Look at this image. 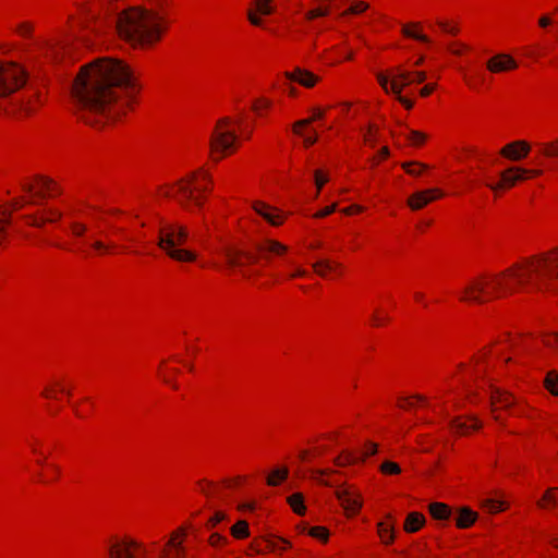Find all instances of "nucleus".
I'll list each match as a JSON object with an SVG mask.
<instances>
[{
	"label": "nucleus",
	"mask_w": 558,
	"mask_h": 558,
	"mask_svg": "<svg viewBox=\"0 0 558 558\" xmlns=\"http://www.w3.org/2000/svg\"><path fill=\"white\" fill-rule=\"evenodd\" d=\"M558 280V247L520 259L495 272L470 278L458 293L462 303L483 305L522 292L542 291Z\"/></svg>",
	"instance_id": "f257e3e1"
},
{
	"label": "nucleus",
	"mask_w": 558,
	"mask_h": 558,
	"mask_svg": "<svg viewBox=\"0 0 558 558\" xmlns=\"http://www.w3.org/2000/svg\"><path fill=\"white\" fill-rule=\"evenodd\" d=\"M169 26V16L163 8L131 7L118 15L116 23L119 37L142 50L156 47Z\"/></svg>",
	"instance_id": "f03ea898"
},
{
	"label": "nucleus",
	"mask_w": 558,
	"mask_h": 558,
	"mask_svg": "<svg viewBox=\"0 0 558 558\" xmlns=\"http://www.w3.org/2000/svg\"><path fill=\"white\" fill-rule=\"evenodd\" d=\"M104 59L81 68L71 87V99L82 121L98 126L105 109Z\"/></svg>",
	"instance_id": "7ed1b4c3"
},
{
	"label": "nucleus",
	"mask_w": 558,
	"mask_h": 558,
	"mask_svg": "<svg viewBox=\"0 0 558 558\" xmlns=\"http://www.w3.org/2000/svg\"><path fill=\"white\" fill-rule=\"evenodd\" d=\"M142 89V84L124 60L107 57V125L122 121L133 109Z\"/></svg>",
	"instance_id": "20e7f679"
},
{
	"label": "nucleus",
	"mask_w": 558,
	"mask_h": 558,
	"mask_svg": "<svg viewBox=\"0 0 558 558\" xmlns=\"http://www.w3.org/2000/svg\"><path fill=\"white\" fill-rule=\"evenodd\" d=\"M214 179L208 169L201 167L173 182L156 186L155 197L160 201H174L187 213H199L211 193Z\"/></svg>",
	"instance_id": "39448f33"
},
{
	"label": "nucleus",
	"mask_w": 558,
	"mask_h": 558,
	"mask_svg": "<svg viewBox=\"0 0 558 558\" xmlns=\"http://www.w3.org/2000/svg\"><path fill=\"white\" fill-rule=\"evenodd\" d=\"M242 119L226 116L218 119L209 136V157L214 162L231 157L241 147L240 129Z\"/></svg>",
	"instance_id": "423d86ee"
},
{
	"label": "nucleus",
	"mask_w": 558,
	"mask_h": 558,
	"mask_svg": "<svg viewBox=\"0 0 558 558\" xmlns=\"http://www.w3.org/2000/svg\"><path fill=\"white\" fill-rule=\"evenodd\" d=\"M523 338L518 335H511L509 332L501 333L498 339L490 345L484 347L478 351L472 359L470 364H459V371L466 368L471 375L481 376L485 372L484 362L488 356L494 355L502 357L504 363L508 364L513 360L521 359L523 356V350L521 344Z\"/></svg>",
	"instance_id": "0eeeda50"
},
{
	"label": "nucleus",
	"mask_w": 558,
	"mask_h": 558,
	"mask_svg": "<svg viewBox=\"0 0 558 558\" xmlns=\"http://www.w3.org/2000/svg\"><path fill=\"white\" fill-rule=\"evenodd\" d=\"M187 227L178 221L161 220L158 230V247L178 263H194L197 254L182 247L189 240Z\"/></svg>",
	"instance_id": "6e6552de"
},
{
	"label": "nucleus",
	"mask_w": 558,
	"mask_h": 558,
	"mask_svg": "<svg viewBox=\"0 0 558 558\" xmlns=\"http://www.w3.org/2000/svg\"><path fill=\"white\" fill-rule=\"evenodd\" d=\"M543 170L541 169H527L519 166L509 167L500 172L499 181L496 183H487L486 185L494 192L499 193L508 191L519 183L526 180L541 177Z\"/></svg>",
	"instance_id": "1a4fd4ad"
},
{
	"label": "nucleus",
	"mask_w": 558,
	"mask_h": 558,
	"mask_svg": "<svg viewBox=\"0 0 558 558\" xmlns=\"http://www.w3.org/2000/svg\"><path fill=\"white\" fill-rule=\"evenodd\" d=\"M28 73L14 62L0 63V97H5L25 85Z\"/></svg>",
	"instance_id": "9d476101"
},
{
	"label": "nucleus",
	"mask_w": 558,
	"mask_h": 558,
	"mask_svg": "<svg viewBox=\"0 0 558 558\" xmlns=\"http://www.w3.org/2000/svg\"><path fill=\"white\" fill-rule=\"evenodd\" d=\"M109 558H144L145 546L129 536H111L107 550Z\"/></svg>",
	"instance_id": "9b49d317"
},
{
	"label": "nucleus",
	"mask_w": 558,
	"mask_h": 558,
	"mask_svg": "<svg viewBox=\"0 0 558 558\" xmlns=\"http://www.w3.org/2000/svg\"><path fill=\"white\" fill-rule=\"evenodd\" d=\"M335 494L348 518H352L361 511L363 507V497L356 486H340Z\"/></svg>",
	"instance_id": "f8f14e48"
},
{
	"label": "nucleus",
	"mask_w": 558,
	"mask_h": 558,
	"mask_svg": "<svg viewBox=\"0 0 558 558\" xmlns=\"http://www.w3.org/2000/svg\"><path fill=\"white\" fill-rule=\"evenodd\" d=\"M179 365H182L190 372L193 371V364L179 356H173L169 360L162 361L158 367L159 378L173 390L179 389V385L177 383V377L180 374Z\"/></svg>",
	"instance_id": "ddd939ff"
},
{
	"label": "nucleus",
	"mask_w": 558,
	"mask_h": 558,
	"mask_svg": "<svg viewBox=\"0 0 558 558\" xmlns=\"http://www.w3.org/2000/svg\"><path fill=\"white\" fill-rule=\"evenodd\" d=\"M276 12L274 0H252L246 9V19L252 26L263 27L264 17Z\"/></svg>",
	"instance_id": "4468645a"
},
{
	"label": "nucleus",
	"mask_w": 558,
	"mask_h": 558,
	"mask_svg": "<svg viewBox=\"0 0 558 558\" xmlns=\"http://www.w3.org/2000/svg\"><path fill=\"white\" fill-rule=\"evenodd\" d=\"M251 207L256 215L262 217L271 227H280L286 222L287 215L281 209L264 201H253Z\"/></svg>",
	"instance_id": "2eb2a0df"
},
{
	"label": "nucleus",
	"mask_w": 558,
	"mask_h": 558,
	"mask_svg": "<svg viewBox=\"0 0 558 558\" xmlns=\"http://www.w3.org/2000/svg\"><path fill=\"white\" fill-rule=\"evenodd\" d=\"M186 531L184 527H178L174 530L165 544L159 558H184L185 548L183 543L185 541Z\"/></svg>",
	"instance_id": "dca6fc26"
},
{
	"label": "nucleus",
	"mask_w": 558,
	"mask_h": 558,
	"mask_svg": "<svg viewBox=\"0 0 558 558\" xmlns=\"http://www.w3.org/2000/svg\"><path fill=\"white\" fill-rule=\"evenodd\" d=\"M289 250L288 245L272 238H264L256 243V251L266 260L282 258L288 254Z\"/></svg>",
	"instance_id": "f3484780"
},
{
	"label": "nucleus",
	"mask_w": 558,
	"mask_h": 558,
	"mask_svg": "<svg viewBox=\"0 0 558 558\" xmlns=\"http://www.w3.org/2000/svg\"><path fill=\"white\" fill-rule=\"evenodd\" d=\"M531 149L532 146L527 141L517 140L504 145L499 155L511 162H519L530 155Z\"/></svg>",
	"instance_id": "a211bd4d"
},
{
	"label": "nucleus",
	"mask_w": 558,
	"mask_h": 558,
	"mask_svg": "<svg viewBox=\"0 0 558 558\" xmlns=\"http://www.w3.org/2000/svg\"><path fill=\"white\" fill-rule=\"evenodd\" d=\"M486 70L492 74H501L515 71L519 68L518 61L509 53L500 52L492 56L486 61Z\"/></svg>",
	"instance_id": "6ab92c4d"
},
{
	"label": "nucleus",
	"mask_w": 558,
	"mask_h": 558,
	"mask_svg": "<svg viewBox=\"0 0 558 558\" xmlns=\"http://www.w3.org/2000/svg\"><path fill=\"white\" fill-rule=\"evenodd\" d=\"M442 196L444 193L441 190L437 187L427 189L411 194L407 199V204L412 210L416 211L423 209L428 204L441 198Z\"/></svg>",
	"instance_id": "aec40b11"
},
{
	"label": "nucleus",
	"mask_w": 558,
	"mask_h": 558,
	"mask_svg": "<svg viewBox=\"0 0 558 558\" xmlns=\"http://www.w3.org/2000/svg\"><path fill=\"white\" fill-rule=\"evenodd\" d=\"M227 260L230 266L239 268L243 277L251 278L255 275L251 271L250 266L256 262V257L251 253L229 251L227 253Z\"/></svg>",
	"instance_id": "412c9836"
},
{
	"label": "nucleus",
	"mask_w": 558,
	"mask_h": 558,
	"mask_svg": "<svg viewBox=\"0 0 558 558\" xmlns=\"http://www.w3.org/2000/svg\"><path fill=\"white\" fill-rule=\"evenodd\" d=\"M515 402V398L511 393L499 389L493 390L490 395V411L493 418L497 422L501 421L499 411L502 409H511Z\"/></svg>",
	"instance_id": "4be33fe9"
},
{
	"label": "nucleus",
	"mask_w": 558,
	"mask_h": 558,
	"mask_svg": "<svg viewBox=\"0 0 558 558\" xmlns=\"http://www.w3.org/2000/svg\"><path fill=\"white\" fill-rule=\"evenodd\" d=\"M284 76L289 81L295 82L305 88H314L322 81L320 76L302 68L288 71L284 73Z\"/></svg>",
	"instance_id": "5701e85b"
},
{
	"label": "nucleus",
	"mask_w": 558,
	"mask_h": 558,
	"mask_svg": "<svg viewBox=\"0 0 558 558\" xmlns=\"http://www.w3.org/2000/svg\"><path fill=\"white\" fill-rule=\"evenodd\" d=\"M481 427L482 423L473 416H459L450 423L451 432L460 436H466Z\"/></svg>",
	"instance_id": "b1692460"
},
{
	"label": "nucleus",
	"mask_w": 558,
	"mask_h": 558,
	"mask_svg": "<svg viewBox=\"0 0 558 558\" xmlns=\"http://www.w3.org/2000/svg\"><path fill=\"white\" fill-rule=\"evenodd\" d=\"M316 275L322 278H336L343 272V265L332 259H320L313 264Z\"/></svg>",
	"instance_id": "393cba45"
},
{
	"label": "nucleus",
	"mask_w": 558,
	"mask_h": 558,
	"mask_svg": "<svg viewBox=\"0 0 558 558\" xmlns=\"http://www.w3.org/2000/svg\"><path fill=\"white\" fill-rule=\"evenodd\" d=\"M392 83L390 84V90L392 94H400L402 90L411 85L410 71L401 65L392 68Z\"/></svg>",
	"instance_id": "a878e982"
},
{
	"label": "nucleus",
	"mask_w": 558,
	"mask_h": 558,
	"mask_svg": "<svg viewBox=\"0 0 558 558\" xmlns=\"http://www.w3.org/2000/svg\"><path fill=\"white\" fill-rule=\"evenodd\" d=\"M478 519V513L468 506L457 509L454 524L459 530H468L472 527Z\"/></svg>",
	"instance_id": "bb28decb"
},
{
	"label": "nucleus",
	"mask_w": 558,
	"mask_h": 558,
	"mask_svg": "<svg viewBox=\"0 0 558 558\" xmlns=\"http://www.w3.org/2000/svg\"><path fill=\"white\" fill-rule=\"evenodd\" d=\"M397 407L404 411H411L415 408L429 407V402L423 395L401 396L397 399Z\"/></svg>",
	"instance_id": "cd10ccee"
},
{
	"label": "nucleus",
	"mask_w": 558,
	"mask_h": 558,
	"mask_svg": "<svg viewBox=\"0 0 558 558\" xmlns=\"http://www.w3.org/2000/svg\"><path fill=\"white\" fill-rule=\"evenodd\" d=\"M426 523V518L422 512H410L403 522V530L409 534L418 532Z\"/></svg>",
	"instance_id": "c85d7f7f"
},
{
	"label": "nucleus",
	"mask_w": 558,
	"mask_h": 558,
	"mask_svg": "<svg viewBox=\"0 0 558 558\" xmlns=\"http://www.w3.org/2000/svg\"><path fill=\"white\" fill-rule=\"evenodd\" d=\"M429 515L437 521H447L452 514V509L448 504L440 501L429 502L427 506Z\"/></svg>",
	"instance_id": "c756f323"
},
{
	"label": "nucleus",
	"mask_w": 558,
	"mask_h": 558,
	"mask_svg": "<svg viewBox=\"0 0 558 558\" xmlns=\"http://www.w3.org/2000/svg\"><path fill=\"white\" fill-rule=\"evenodd\" d=\"M542 510H551L558 506V487H548L542 497L536 501Z\"/></svg>",
	"instance_id": "7c9ffc66"
},
{
	"label": "nucleus",
	"mask_w": 558,
	"mask_h": 558,
	"mask_svg": "<svg viewBox=\"0 0 558 558\" xmlns=\"http://www.w3.org/2000/svg\"><path fill=\"white\" fill-rule=\"evenodd\" d=\"M390 322L391 316L389 312L381 306H376L369 316V325L373 328H384L388 326Z\"/></svg>",
	"instance_id": "2f4dec72"
},
{
	"label": "nucleus",
	"mask_w": 558,
	"mask_h": 558,
	"mask_svg": "<svg viewBox=\"0 0 558 558\" xmlns=\"http://www.w3.org/2000/svg\"><path fill=\"white\" fill-rule=\"evenodd\" d=\"M389 520L390 517L377 524V534L384 545H391L395 542V526Z\"/></svg>",
	"instance_id": "473e14b6"
},
{
	"label": "nucleus",
	"mask_w": 558,
	"mask_h": 558,
	"mask_svg": "<svg viewBox=\"0 0 558 558\" xmlns=\"http://www.w3.org/2000/svg\"><path fill=\"white\" fill-rule=\"evenodd\" d=\"M402 34L421 43L429 44L430 39L423 33V26L420 23H408L402 27Z\"/></svg>",
	"instance_id": "72a5a7b5"
},
{
	"label": "nucleus",
	"mask_w": 558,
	"mask_h": 558,
	"mask_svg": "<svg viewBox=\"0 0 558 558\" xmlns=\"http://www.w3.org/2000/svg\"><path fill=\"white\" fill-rule=\"evenodd\" d=\"M318 4L310 10H307L304 14L306 21L311 22L319 17L328 16L331 12V7L329 1L327 0H318Z\"/></svg>",
	"instance_id": "f704fd0d"
},
{
	"label": "nucleus",
	"mask_w": 558,
	"mask_h": 558,
	"mask_svg": "<svg viewBox=\"0 0 558 558\" xmlns=\"http://www.w3.org/2000/svg\"><path fill=\"white\" fill-rule=\"evenodd\" d=\"M482 508L490 514H496L507 510L509 508V504L502 500L488 498L483 500Z\"/></svg>",
	"instance_id": "c9c22d12"
},
{
	"label": "nucleus",
	"mask_w": 558,
	"mask_h": 558,
	"mask_svg": "<svg viewBox=\"0 0 558 558\" xmlns=\"http://www.w3.org/2000/svg\"><path fill=\"white\" fill-rule=\"evenodd\" d=\"M288 475H289L288 468L282 466V468L275 469L267 476V480H266L267 485L268 486H278L288 478Z\"/></svg>",
	"instance_id": "e433bc0d"
},
{
	"label": "nucleus",
	"mask_w": 558,
	"mask_h": 558,
	"mask_svg": "<svg viewBox=\"0 0 558 558\" xmlns=\"http://www.w3.org/2000/svg\"><path fill=\"white\" fill-rule=\"evenodd\" d=\"M402 169L412 177H421L429 166L420 161H405L401 163Z\"/></svg>",
	"instance_id": "4c0bfd02"
},
{
	"label": "nucleus",
	"mask_w": 558,
	"mask_h": 558,
	"mask_svg": "<svg viewBox=\"0 0 558 558\" xmlns=\"http://www.w3.org/2000/svg\"><path fill=\"white\" fill-rule=\"evenodd\" d=\"M363 461L364 458L360 459L349 451H342L333 459V463L338 468H344Z\"/></svg>",
	"instance_id": "58836bf2"
},
{
	"label": "nucleus",
	"mask_w": 558,
	"mask_h": 558,
	"mask_svg": "<svg viewBox=\"0 0 558 558\" xmlns=\"http://www.w3.org/2000/svg\"><path fill=\"white\" fill-rule=\"evenodd\" d=\"M272 107V100L266 97H259L254 100L252 110L258 117H265Z\"/></svg>",
	"instance_id": "ea45409f"
},
{
	"label": "nucleus",
	"mask_w": 558,
	"mask_h": 558,
	"mask_svg": "<svg viewBox=\"0 0 558 558\" xmlns=\"http://www.w3.org/2000/svg\"><path fill=\"white\" fill-rule=\"evenodd\" d=\"M231 535L236 539H245L250 536V526L245 520H239L230 529Z\"/></svg>",
	"instance_id": "a19ab883"
},
{
	"label": "nucleus",
	"mask_w": 558,
	"mask_h": 558,
	"mask_svg": "<svg viewBox=\"0 0 558 558\" xmlns=\"http://www.w3.org/2000/svg\"><path fill=\"white\" fill-rule=\"evenodd\" d=\"M288 504L296 514H305L306 507L304 505V497L301 493H294L291 496H289Z\"/></svg>",
	"instance_id": "79ce46f5"
},
{
	"label": "nucleus",
	"mask_w": 558,
	"mask_h": 558,
	"mask_svg": "<svg viewBox=\"0 0 558 558\" xmlns=\"http://www.w3.org/2000/svg\"><path fill=\"white\" fill-rule=\"evenodd\" d=\"M379 133V128L376 124H368L364 130H362L363 142L365 145L374 147L377 143V136Z\"/></svg>",
	"instance_id": "37998d69"
},
{
	"label": "nucleus",
	"mask_w": 558,
	"mask_h": 558,
	"mask_svg": "<svg viewBox=\"0 0 558 558\" xmlns=\"http://www.w3.org/2000/svg\"><path fill=\"white\" fill-rule=\"evenodd\" d=\"M38 183L40 184L41 191L38 195L46 197H52L56 193H58V189L56 183L49 178L38 177Z\"/></svg>",
	"instance_id": "c03bdc74"
},
{
	"label": "nucleus",
	"mask_w": 558,
	"mask_h": 558,
	"mask_svg": "<svg viewBox=\"0 0 558 558\" xmlns=\"http://www.w3.org/2000/svg\"><path fill=\"white\" fill-rule=\"evenodd\" d=\"M544 387L553 396L558 397V371L551 369L547 372L544 378Z\"/></svg>",
	"instance_id": "a18cd8bd"
},
{
	"label": "nucleus",
	"mask_w": 558,
	"mask_h": 558,
	"mask_svg": "<svg viewBox=\"0 0 558 558\" xmlns=\"http://www.w3.org/2000/svg\"><path fill=\"white\" fill-rule=\"evenodd\" d=\"M380 474L385 476H397L402 473V469L399 465V463L391 461V460H385L378 468Z\"/></svg>",
	"instance_id": "49530a36"
},
{
	"label": "nucleus",
	"mask_w": 558,
	"mask_h": 558,
	"mask_svg": "<svg viewBox=\"0 0 558 558\" xmlns=\"http://www.w3.org/2000/svg\"><path fill=\"white\" fill-rule=\"evenodd\" d=\"M111 214V218L114 219V222L112 223V228L116 231H121L125 228V226H120V220L123 222L125 220H129L130 217L124 214V210L118 208V207H110L107 209V214Z\"/></svg>",
	"instance_id": "de8ad7c7"
},
{
	"label": "nucleus",
	"mask_w": 558,
	"mask_h": 558,
	"mask_svg": "<svg viewBox=\"0 0 558 558\" xmlns=\"http://www.w3.org/2000/svg\"><path fill=\"white\" fill-rule=\"evenodd\" d=\"M290 547V543L281 537H272L266 541V549L271 551H284Z\"/></svg>",
	"instance_id": "09e8293b"
},
{
	"label": "nucleus",
	"mask_w": 558,
	"mask_h": 558,
	"mask_svg": "<svg viewBox=\"0 0 558 558\" xmlns=\"http://www.w3.org/2000/svg\"><path fill=\"white\" fill-rule=\"evenodd\" d=\"M545 348L553 352V355L558 359V333H546L542 338Z\"/></svg>",
	"instance_id": "8fccbe9b"
},
{
	"label": "nucleus",
	"mask_w": 558,
	"mask_h": 558,
	"mask_svg": "<svg viewBox=\"0 0 558 558\" xmlns=\"http://www.w3.org/2000/svg\"><path fill=\"white\" fill-rule=\"evenodd\" d=\"M392 68L387 69L384 72H379L376 76L378 84L385 90V93H391L390 84L392 83Z\"/></svg>",
	"instance_id": "3c124183"
},
{
	"label": "nucleus",
	"mask_w": 558,
	"mask_h": 558,
	"mask_svg": "<svg viewBox=\"0 0 558 558\" xmlns=\"http://www.w3.org/2000/svg\"><path fill=\"white\" fill-rule=\"evenodd\" d=\"M329 181V173L326 170L317 169L314 171V182L316 186V197L319 195L324 185Z\"/></svg>",
	"instance_id": "603ef678"
},
{
	"label": "nucleus",
	"mask_w": 558,
	"mask_h": 558,
	"mask_svg": "<svg viewBox=\"0 0 558 558\" xmlns=\"http://www.w3.org/2000/svg\"><path fill=\"white\" fill-rule=\"evenodd\" d=\"M407 140L412 146L421 147L425 144L427 135L421 131L411 130L407 135Z\"/></svg>",
	"instance_id": "864d4df0"
},
{
	"label": "nucleus",
	"mask_w": 558,
	"mask_h": 558,
	"mask_svg": "<svg viewBox=\"0 0 558 558\" xmlns=\"http://www.w3.org/2000/svg\"><path fill=\"white\" fill-rule=\"evenodd\" d=\"M368 3H366L365 1H356L353 4H351L348 9H345L342 12V15H357L365 12L368 9Z\"/></svg>",
	"instance_id": "5fc2aeb1"
},
{
	"label": "nucleus",
	"mask_w": 558,
	"mask_h": 558,
	"mask_svg": "<svg viewBox=\"0 0 558 558\" xmlns=\"http://www.w3.org/2000/svg\"><path fill=\"white\" fill-rule=\"evenodd\" d=\"M308 534L314 537V538H317L324 543H326L329 538V531L327 527L325 526H320V525H317V526H312L308 531Z\"/></svg>",
	"instance_id": "6e6d98bb"
},
{
	"label": "nucleus",
	"mask_w": 558,
	"mask_h": 558,
	"mask_svg": "<svg viewBox=\"0 0 558 558\" xmlns=\"http://www.w3.org/2000/svg\"><path fill=\"white\" fill-rule=\"evenodd\" d=\"M447 49L450 53L454 56H463L470 50L469 46L461 41L449 43Z\"/></svg>",
	"instance_id": "4d7b16f0"
},
{
	"label": "nucleus",
	"mask_w": 558,
	"mask_h": 558,
	"mask_svg": "<svg viewBox=\"0 0 558 558\" xmlns=\"http://www.w3.org/2000/svg\"><path fill=\"white\" fill-rule=\"evenodd\" d=\"M310 125V121H305L304 119L298 120L292 124V132L294 135L303 137L306 133H308L307 128Z\"/></svg>",
	"instance_id": "13d9d810"
},
{
	"label": "nucleus",
	"mask_w": 558,
	"mask_h": 558,
	"mask_svg": "<svg viewBox=\"0 0 558 558\" xmlns=\"http://www.w3.org/2000/svg\"><path fill=\"white\" fill-rule=\"evenodd\" d=\"M463 82L471 90H477L481 86V80L476 75L470 73L463 74Z\"/></svg>",
	"instance_id": "bf43d9fd"
},
{
	"label": "nucleus",
	"mask_w": 558,
	"mask_h": 558,
	"mask_svg": "<svg viewBox=\"0 0 558 558\" xmlns=\"http://www.w3.org/2000/svg\"><path fill=\"white\" fill-rule=\"evenodd\" d=\"M320 454V451L317 447L313 449H302L299 452V459L301 462H308L313 460L314 458L318 457Z\"/></svg>",
	"instance_id": "052dcab7"
},
{
	"label": "nucleus",
	"mask_w": 558,
	"mask_h": 558,
	"mask_svg": "<svg viewBox=\"0 0 558 558\" xmlns=\"http://www.w3.org/2000/svg\"><path fill=\"white\" fill-rule=\"evenodd\" d=\"M328 108H320V107H314L311 109V117L304 119L305 121H310V124H312L313 122L317 121V120H322L325 114H326V111H327Z\"/></svg>",
	"instance_id": "680f3d73"
},
{
	"label": "nucleus",
	"mask_w": 558,
	"mask_h": 558,
	"mask_svg": "<svg viewBox=\"0 0 558 558\" xmlns=\"http://www.w3.org/2000/svg\"><path fill=\"white\" fill-rule=\"evenodd\" d=\"M337 206L338 204L337 203H333L329 206H326L324 208H322L320 210H317L314 215H313V218L315 219H322V218H325L329 215H331L332 213L336 211L337 209Z\"/></svg>",
	"instance_id": "e2e57ef3"
},
{
	"label": "nucleus",
	"mask_w": 558,
	"mask_h": 558,
	"mask_svg": "<svg viewBox=\"0 0 558 558\" xmlns=\"http://www.w3.org/2000/svg\"><path fill=\"white\" fill-rule=\"evenodd\" d=\"M209 544L215 547H221L225 546L228 543V538L223 535H220L218 533H213L209 536Z\"/></svg>",
	"instance_id": "0e129e2a"
},
{
	"label": "nucleus",
	"mask_w": 558,
	"mask_h": 558,
	"mask_svg": "<svg viewBox=\"0 0 558 558\" xmlns=\"http://www.w3.org/2000/svg\"><path fill=\"white\" fill-rule=\"evenodd\" d=\"M438 25L442 32L448 33L450 35L456 36L459 33V27L451 22L440 21L438 22Z\"/></svg>",
	"instance_id": "69168bd1"
},
{
	"label": "nucleus",
	"mask_w": 558,
	"mask_h": 558,
	"mask_svg": "<svg viewBox=\"0 0 558 558\" xmlns=\"http://www.w3.org/2000/svg\"><path fill=\"white\" fill-rule=\"evenodd\" d=\"M543 154L546 157H558V141L546 144Z\"/></svg>",
	"instance_id": "338daca9"
},
{
	"label": "nucleus",
	"mask_w": 558,
	"mask_h": 558,
	"mask_svg": "<svg viewBox=\"0 0 558 558\" xmlns=\"http://www.w3.org/2000/svg\"><path fill=\"white\" fill-rule=\"evenodd\" d=\"M17 108L21 112H24L25 114H31L33 112L32 99L31 98H22L17 102Z\"/></svg>",
	"instance_id": "774afa93"
}]
</instances>
